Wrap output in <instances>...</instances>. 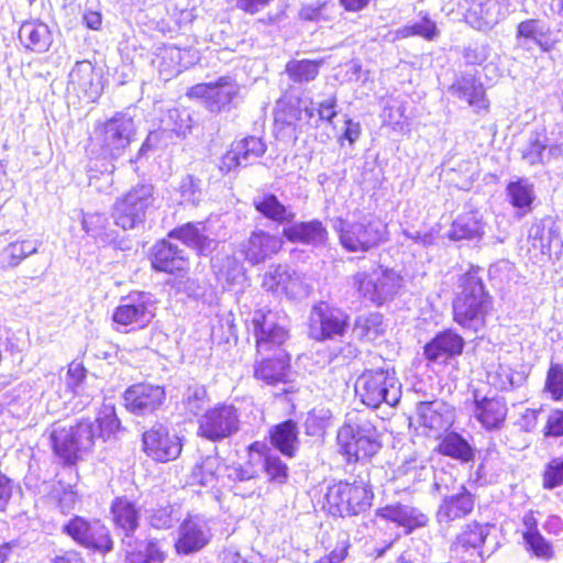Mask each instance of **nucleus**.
<instances>
[{
  "mask_svg": "<svg viewBox=\"0 0 563 563\" xmlns=\"http://www.w3.org/2000/svg\"><path fill=\"white\" fill-rule=\"evenodd\" d=\"M252 325L257 353L274 352L272 357L267 356L256 365V378L269 385L286 382L289 373V356L282 345L288 338L287 331L276 322L274 312L264 309L254 312Z\"/></svg>",
  "mask_w": 563,
  "mask_h": 563,
  "instance_id": "nucleus-1",
  "label": "nucleus"
},
{
  "mask_svg": "<svg viewBox=\"0 0 563 563\" xmlns=\"http://www.w3.org/2000/svg\"><path fill=\"white\" fill-rule=\"evenodd\" d=\"M333 229L342 247L351 253H366L388 239L387 224L377 216L361 211L335 219Z\"/></svg>",
  "mask_w": 563,
  "mask_h": 563,
  "instance_id": "nucleus-2",
  "label": "nucleus"
},
{
  "mask_svg": "<svg viewBox=\"0 0 563 563\" xmlns=\"http://www.w3.org/2000/svg\"><path fill=\"white\" fill-rule=\"evenodd\" d=\"M460 287L462 290L453 302L454 321L464 329L477 332L484 328L492 309V297L475 272L464 274L460 278Z\"/></svg>",
  "mask_w": 563,
  "mask_h": 563,
  "instance_id": "nucleus-3",
  "label": "nucleus"
},
{
  "mask_svg": "<svg viewBox=\"0 0 563 563\" xmlns=\"http://www.w3.org/2000/svg\"><path fill=\"white\" fill-rule=\"evenodd\" d=\"M336 439L350 462L369 459L382 446L378 430L371 421L368 413L361 411L346 415Z\"/></svg>",
  "mask_w": 563,
  "mask_h": 563,
  "instance_id": "nucleus-4",
  "label": "nucleus"
},
{
  "mask_svg": "<svg viewBox=\"0 0 563 563\" xmlns=\"http://www.w3.org/2000/svg\"><path fill=\"white\" fill-rule=\"evenodd\" d=\"M49 438L55 454L65 464L73 465L80 459L81 453L92 448L96 430L91 420H81L76 426L55 423Z\"/></svg>",
  "mask_w": 563,
  "mask_h": 563,
  "instance_id": "nucleus-5",
  "label": "nucleus"
},
{
  "mask_svg": "<svg viewBox=\"0 0 563 563\" xmlns=\"http://www.w3.org/2000/svg\"><path fill=\"white\" fill-rule=\"evenodd\" d=\"M351 285L364 300L383 306L396 297L402 286V277L394 269L377 266L354 274Z\"/></svg>",
  "mask_w": 563,
  "mask_h": 563,
  "instance_id": "nucleus-6",
  "label": "nucleus"
},
{
  "mask_svg": "<svg viewBox=\"0 0 563 563\" xmlns=\"http://www.w3.org/2000/svg\"><path fill=\"white\" fill-rule=\"evenodd\" d=\"M355 393L369 408H378L383 402L396 406L401 397V386L394 371H365L355 382Z\"/></svg>",
  "mask_w": 563,
  "mask_h": 563,
  "instance_id": "nucleus-7",
  "label": "nucleus"
},
{
  "mask_svg": "<svg viewBox=\"0 0 563 563\" xmlns=\"http://www.w3.org/2000/svg\"><path fill=\"white\" fill-rule=\"evenodd\" d=\"M373 499V493L363 482H340L328 487L325 500L333 516H356L366 511Z\"/></svg>",
  "mask_w": 563,
  "mask_h": 563,
  "instance_id": "nucleus-8",
  "label": "nucleus"
},
{
  "mask_svg": "<svg viewBox=\"0 0 563 563\" xmlns=\"http://www.w3.org/2000/svg\"><path fill=\"white\" fill-rule=\"evenodd\" d=\"M154 201V187L151 184L136 185L114 202L112 208L114 223L123 230L134 229L144 222L146 211Z\"/></svg>",
  "mask_w": 563,
  "mask_h": 563,
  "instance_id": "nucleus-9",
  "label": "nucleus"
},
{
  "mask_svg": "<svg viewBox=\"0 0 563 563\" xmlns=\"http://www.w3.org/2000/svg\"><path fill=\"white\" fill-rule=\"evenodd\" d=\"M62 532L77 544L98 553L104 554L113 549L110 530L100 519L74 516L63 525Z\"/></svg>",
  "mask_w": 563,
  "mask_h": 563,
  "instance_id": "nucleus-10",
  "label": "nucleus"
},
{
  "mask_svg": "<svg viewBox=\"0 0 563 563\" xmlns=\"http://www.w3.org/2000/svg\"><path fill=\"white\" fill-rule=\"evenodd\" d=\"M198 435L212 442H220L235 434L240 429V413L231 404H218L205 410L198 420Z\"/></svg>",
  "mask_w": 563,
  "mask_h": 563,
  "instance_id": "nucleus-11",
  "label": "nucleus"
},
{
  "mask_svg": "<svg viewBox=\"0 0 563 563\" xmlns=\"http://www.w3.org/2000/svg\"><path fill=\"white\" fill-rule=\"evenodd\" d=\"M265 449V443L254 442L249 446V460L245 463L225 466V476L233 483L232 490L235 495L246 498L258 489V476Z\"/></svg>",
  "mask_w": 563,
  "mask_h": 563,
  "instance_id": "nucleus-12",
  "label": "nucleus"
},
{
  "mask_svg": "<svg viewBox=\"0 0 563 563\" xmlns=\"http://www.w3.org/2000/svg\"><path fill=\"white\" fill-rule=\"evenodd\" d=\"M135 123L125 113H117L107 120L98 131V140L106 158H120L135 135Z\"/></svg>",
  "mask_w": 563,
  "mask_h": 563,
  "instance_id": "nucleus-13",
  "label": "nucleus"
},
{
  "mask_svg": "<svg viewBox=\"0 0 563 563\" xmlns=\"http://www.w3.org/2000/svg\"><path fill=\"white\" fill-rule=\"evenodd\" d=\"M154 309L150 294H132L122 299L112 314V320L124 332L143 329L154 318Z\"/></svg>",
  "mask_w": 563,
  "mask_h": 563,
  "instance_id": "nucleus-14",
  "label": "nucleus"
},
{
  "mask_svg": "<svg viewBox=\"0 0 563 563\" xmlns=\"http://www.w3.org/2000/svg\"><path fill=\"white\" fill-rule=\"evenodd\" d=\"M349 327V316L339 308L320 301L311 309L309 317L310 336L318 341L343 336Z\"/></svg>",
  "mask_w": 563,
  "mask_h": 563,
  "instance_id": "nucleus-15",
  "label": "nucleus"
},
{
  "mask_svg": "<svg viewBox=\"0 0 563 563\" xmlns=\"http://www.w3.org/2000/svg\"><path fill=\"white\" fill-rule=\"evenodd\" d=\"M143 450L147 456L157 462H168L181 452L179 438L170 433L163 424H156L143 433Z\"/></svg>",
  "mask_w": 563,
  "mask_h": 563,
  "instance_id": "nucleus-16",
  "label": "nucleus"
},
{
  "mask_svg": "<svg viewBox=\"0 0 563 563\" xmlns=\"http://www.w3.org/2000/svg\"><path fill=\"white\" fill-rule=\"evenodd\" d=\"M239 93V85L230 77H221L216 82L197 84L192 86L188 96L202 98L211 112H220Z\"/></svg>",
  "mask_w": 563,
  "mask_h": 563,
  "instance_id": "nucleus-17",
  "label": "nucleus"
},
{
  "mask_svg": "<svg viewBox=\"0 0 563 563\" xmlns=\"http://www.w3.org/2000/svg\"><path fill=\"white\" fill-rule=\"evenodd\" d=\"M475 500V495L465 485H460L456 492L441 498L435 512L437 522L450 527L454 521L466 518L473 512Z\"/></svg>",
  "mask_w": 563,
  "mask_h": 563,
  "instance_id": "nucleus-18",
  "label": "nucleus"
},
{
  "mask_svg": "<svg viewBox=\"0 0 563 563\" xmlns=\"http://www.w3.org/2000/svg\"><path fill=\"white\" fill-rule=\"evenodd\" d=\"M212 531L208 519L194 516L184 520L179 527L176 551L188 555L203 549L211 540Z\"/></svg>",
  "mask_w": 563,
  "mask_h": 563,
  "instance_id": "nucleus-19",
  "label": "nucleus"
},
{
  "mask_svg": "<svg viewBox=\"0 0 563 563\" xmlns=\"http://www.w3.org/2000/svg\"><path fill=\"white\" fill-rule=\"evenodd\" d=\"M125 408L137 416L155 412L165 400V390L158 385L134 384L123 395Z\"/></svg>",
  "mask_w": 563,
  "mask_h": 563,
  "instance_id": "nucleus-20",
  "label": "nucleus"
},
{
  "mask_svg": "<svg viewBox=\"0 0 563 563\" xmlns=\"http://www.w3.org/2000/svg\"><path fill=\"white\" fill-rule=\"evenodd\" d=\"M508 415V406L503 397H479L474 395L472 417L481 427L488 431H499L504 428Z\"/></svg>",
  "mask_w": 563,
  "mask_h": 563,
  "instance_id": "nucleus-21",
  "label": "nucleus"
},
{
  "mask_svg": "<svg viewBox=\"0 0 563 563\" xmlns=\"http://www.w3.org/2000/svg\"><path fill=\"white\" fill-rule=\"evenodd\" d=\"M417 416L419 423L429 430L430 437L448 431L455 420L454 408L440 399L419 402Z\"/></svg>",
  "mask_w": 563,
  "mask_h": 563,
  "instance_id": "nucleus-22",
  "label": "nucleus"
},
{
  "mask_svg": "<svg viewBox=\"0 0 563 563\" xmlns=\"http://www.w3.org/2000/svg\"><path fill=\"white\" fill-rule=\"evenodd\" d=\"M448 91L454 98L467 102L476 112L487 110L489 107L485 88L475 73L461 71L456 74Z\"/></svg>",
  "mask_w": 563,
  "mask_h": 563,
  "instance_id": "nucleus-23",
  "label": "nucleus"
},
{
  "mask_svg": "<svg viewBox=\"0 0 563 563\" xmlns=\"http://www.w3.org/2000/svg\"><path fill=\"white\" fill-rule=\"evenodd\" d=\"M517 45L526 49L539 46L542 51H550L560 41L559 34L550 31L547 23L538 19L522 21L517 26Z\"/></svg>",
  "mask_w": 563,
  "mask_h": 563,
  "instance_id": "nucleus-24",
  "label": "nucleus"
},
{
  "mask_svg": "<svg viewBox=\"0 0 563 563\" xmlns=\"http://www.w3.org/2000/svg\"><path fill=\"white\" fill-rule=\"evenodd\" d=\"M464 344L460 334L453 330H444L424 345L423 355L429 362L445 364L463 353Z\"/></svg>",
  "mask_w": 563,
  "mask_h": 563,
  "instance_id": "nucleus-25",
  "label": "nucleus"
},
{
  "mask_svg": "<svg viewBox=\"0 0 563 563\" xmlns=\"http://www.w3.org/2000/svg\"><path fill=\"white\" fill-rule=\"evenodd\" d=\"M282 245L283 241L280 238L263 230H255L241 245V252L247 262L256 265L276 254L282 249Z\"/></svg>",
  "mask_w": 563,
  "mask_h": 563,
  "instance_id": "nucleus-26",
  "label": "nucleus"
},
{
  "mask_svg": "<svg viewBox=\"0 0 563 563\" xmlns=\"http://www.w3.org/2000/svg\"><path fill=\"white\" fill-rule=\"evenodd\" d=\"M151 264L155 271L174 274L186 271L188 262L183 250L162 240L152 249Z\"/></svg>",
  "mask_w": 563,
  "mask_h": 563,
  "instance_id": "nucleus-27",
  "label": "nucleus"
},
{
  "mask_svg": "<svg viewBox=\"0 0 563 563\" xmlns=\"http://www.w3.org/2000/svg\"><path fill=\"white\" fill-rule=\"evenodd\" d=\"M168 236L181 241L200 255L210 254L217 246V241L206 233L203 222H188L177 227L169 232Z\"/></svg>",
  "mask_w": 563,
  "mask_h": 563,
  "instance_id": "nucleus-28",
  "label": "nucleus"
},
{
  "mask_svg": "<svg viewBox=\"0 0 563 563\" xmlns=\"http://www.w3.org/2000/svg\"><path fill=\"white\" fill-rule=\"evenodd\" d=\"M488 527L472 522L465 526L451 545L452 556L462 561H468L473 553L485 542L488 534Z\"/></svg>",
  "mask_w": 563,
  "mask_h": 563,
  "instance_id": "nucleus-29",
  "label": "nucleus"
},
{
  "mask_svg": "<svg viewBox=\"0 0 563 563\" xmlns=\"http://www.w3.org/2000/svg\"><path fill=\"white\" fill-rule=\"evenodd\" d=\"M283 235L291 243L321 246L328 239V231L319 220L292 222L283 229Z\"/></svg>",
  "mask_w": 563,
  "mask_h": 563,
  "instance_id": "nucleus-30",
  "label": "nucleus"
},
{
  "mask_svg": "<svg viewBox=\"0 0 563 563\" xmlns=\"http://www.w3.org/2000/svg\"><path fill=\"white\" fill-rule=\"evenodd\" d=\"M378 516L402 527L406 533H410L418 528L426 527L429 522L428 516L420 509L402 504H394L383 507L378 510Z\"/></svg>",
  "mask_w": 563,
  "mask_h": 563,
  "instance_id": "nucleus-31",
  "label": "nucleus"
},
{
  "mask_svg": "<svg viewBox=\"0 0 563 563\" xmlns=\"http://www.w3.org/2000/svg\"><path fill=\"white\" fill-rule=\"evenodd\" d=\"M114 527L124 537H131L140 525V508L128 497H117L111 504Z\"/></svg>",
  "mask_w": 563,
  "mask_h": 563,
  "instance_id": "nucleus-32",
  "label": "nucleus"
},
{
  "mask_svg": "<svg viewBox=\"0 0 563 563\" xmlns=\"http://www.w3.org/2000/svg\"><path fill=\"white\" fill-rule=\"evenodd\" d=\"M68 89L95 100L100 95V86L95 81V68L88 60L77 62L68 76Z\"/></svg>",
  "mask_w": 563,
  "mask_h": 563,
  "instance_id": "nucleus-33",
  "label": "nucleus"
},
{
  "mask_svg": "<svg viewBox=\"0 0 563 563\" xmlns=\"http://www.w3.org/2000/svg\"><path fill=\"white\" fill-rule=\"evenodd\" d=\"M555 240H559V229L552 217L542 218L531 224L528 241L534 250L548 254Z\"/></svg>",
  "mask_w": 563,
  "mask_h": 563,
  "instance_id": "nucleus-34",
  "label": "nucleus"
},
{
  "mask_svg": "<svg viewBox=\"0 0 563 563\" xmlns=\"http://www.w3.org/2000/svg\"><path fill=\"white\" fill-rule=\"evenodd\" d=\"M19 38L25 48L43 53L52 44V36L48 26L38 21L24 22L19 30Z\"/></svg>",
  "mask_w": 563,
  "mask_h": 563,
  "instance_id": "nucleus-35",
  "label": "nucleus"
},
{
  "mask_svg": "<svg viewBox=\"0 0 563 563\" xmlns=\"http://www.w3.org/2000/svg\"><path fill=\"white\" fill-rule=\"evenodd\" d=\"M528 378V373L521 369H515L507 364L493 366L487 374L488 384L500 391H510L521 387Z\"/></svg>",
  "mask_w": 563,
  "mask_h": 563,
  "instance_id": "nucleus-36",
  "label": "nucleus"
},
{
  "mask_svg": "<svg viewBox=\"0 0 563 563\" xmlns=\"http://www.w3.org/2000/svg\"><path fill=\"white\" fill-rule=\"evenodd\" d=\"M559 153V146L549 145L547 136L537 133L529 139L528 144L522 148L521 157L530 166L545 165Z\"/></svg>",
  "mask_w": 563,
  "mask_h": 563,
  "instance_id": "nucleus-37",
  "label": "nucleus"
},
{
  "mask_svg": "<svg viewBox=\"0 0 563 563\" xmlns=\"http://www.w3.org/2000/svg\"><path fill=\"white\" fill-rule=\"evenodd\" d=\"M186 55H188L187 51L174 45H165L159 48L155 63L157 64L161 78L169 80L187 68V63H184Z\"/></svg>",
  "mask_w": 563,
  "mask_h": 563,
  "instance_id": "nucleus-38",
  "label": "nucleus"
},
{
  "mask_svg": "<svg viewBox=\"0 0 563 563\" xmlns=\"http://www.w3.org/2000/svg\"><path fill=\"white\" fill-rule=\"evenodd\" d=\"M314 115V108L306 104L305 102L297 101H288L277 103V110L275 112V121L277 124H282L288 128H292L296 130V125L298 122L306 120L309 121Z\"/></svg>",
  "mask_w": 563,
  "mask_h": 563,
  "instance_id": "nucleus-39",
  "label": "nucleus"
},
{
  "mask_svg": "<svg viewBox=\"0 0 563 563\" xmlns=\"http://www.w3.org/2000/svg\"><path fill=\"white\" fill-rule=\"evenodd\" d=\"M298 428L292 420L275 426L271 432V443L284 455L294 456L298 445Z\"/></svg>",
  "mask_w": 563,
  "mask_h": 563,
  "instance_id": "nucleus-40",
  "label": "nucleus"
},
{
  "mask_svg": "<svg viewBox=\"0 0 563 563\" xmlns=\"http://www.w3.org/2000/svg\"><path fill=\"white\" fill-rule=\"evenodd\" d=\"M438 452L461 463H468L475 457V449L460 433L450 432L439 442Z\"/></svg>",
  "mask_w": 563,
  "mask_h": 563,
  "instance_id": "nucleus-41",
  "label": "nucleus"
},
{
  "mask_svg": "<svg viewBox=\"0 0 563 563\" xmlns=\"http://www.w3.org/2000/svg\"><path fill=\"white\" fill-rule=\"evenodd\" d=\"M484 224L476 212L461 214L452 223L448 236L451 240H473L482 236Z\"/></svg>",
  "mask_w": 563,
  "mask_h": 563,
  "instance_id": "nucleus-42",
  "label": "nucleus"
},
{
  "mask_svg": "<svg viewBox=\"0 0 563 563\" xmlns=\"http://www.w3.org/2000/svg\"><path fill=\"white\" fill-rule=\"evenodd\" d=\"M41 243L36 240H22L8 244L1 252L2 268H14L24 258L37 253Z\"/></svg>",
  "mask_w": 563,
  "mask_h": 563,
  "instance_id": "nucleus-43",
  "label": "nucleus"
},
{
  "mask_svg": "<svg viewBox=\"0 0 563 563\" xmlns=\"http://www.w3.org/2000/svg\"><path fill=\"white\" fill-rule=\"evenodd\" d=\"M254 207L264 217L278 223L292 222L295 219V213L273 194H265L254 199Z\"/></svg>",
  "mask_w": 563,
  "mask_h": 563,
  "instance_id": "nucleus-44",
  "label": "nucleus"
},
{
  "mask_svg": "<svg viewBox=\"0 0 563 563\" xmlns=\"http://www.w3.org/2000/svg\"><path fill=\"white\" fill-rule=\"evenodd\" d=\"M162 132H170L179 137L186 136L191 130V118L186 109H168L161 118Z\"/></svg>",
  "mask_w": 563,
  "mask_h": 563,
  "instance_id": "nucleus-45",
  "label": "nucleus"
},
{
  "mask_svg": "<svg viewBox=\"0 0 563 563\" xmlns=\"http://www.w3.org/2000/svg\"><path fill=\"white\" fill-rule=\"evenodd\" d=\"M353 331L362 340H376L384 332L383 316L378 312L358 316Z\"/></svg>",
  "mask_w": 563,
  "mask_h": 563,
  "instance_id": "nucleus-46",
  "label": "nucleus"
},
{
  "mask_svg": "<svg viewBox=\"0 0 563 563\" xmlns=\"http://www.w3.org/2000/svg\"><path fill=\"white\" fill-rule=\"evenodd\" d=\"M232 145L236 150L243 167L253 164L266 152V144L262 139L255 136L244 137Z\"/></svg>",
  "mask_w": 563,
  "mask_h": 563,
  "instance_id": "nucleus-47",
  "label": "nucleus"
},
{
  "mask_svg": "<svg viewBox=\"0 0 563 563\" xmlns=\"http://www.w3.org/2000/svg\"><path fill=\"white\" fill-rule=\"evenodd\" d=\"M507 195L514 207L529 208L534 199L533 185L526 178H518L508 184Z\"/></svg>",
  "mask_w": 563,
  "mask_h": 563,
  "instance_id": "nucleus-48",
  "label": "nucleus"
},
{
  "mask_svg": "<svg viewBox=\"0 0 563 563\" xmlns=\"http://www.w3.org/2000/svg\"><path fill=\"white\" fill-rule=\"evenodd\" d=\"M319 68L320 63L310 59H294L286 65V71L290 79L299 84L313 80L319 74Z\"/></svg>",
  "mask_w": 563,
  "mask_h": 563,
  "instance_id": "nucleus-49",
  "label": "nucleus"
},
{
  "mask_svg": "<svg viewBox=\"0 0 563 563\" xmlns=\"http://www.w3.org/2000/svg\"><path fill=\"white\" fill-rule=\"evenodd\" d=\"M209 397L207 389L201 385L189 386L183 397V406L187 413L199 416L207 405Z\"/></svg>",
  "mask_w": 563,
  "mask_h": 563,
  "instance_id": "nucleus-50",
  "label": "nucleus"
},
{
  "mask_svg": "<svg viewBox=\"0 0 563 563\" xmlns=\"http://www.w3.org/2000/svg\"><path fill=\"white\" fill-rule=\"evenodd\" d=\"M543 393L549 394L554 401L563 400V364L551 362L547 372Z\"/></svg>",
  "mask_w": 563,
  "mask_h": 563,
  "instance_id": "nucleus-51",
  "label": "nucleus"
},
{
  "mask_svg": "<svg viewBox=\"0 0 563 563\" xmlns=\"http://www.w3.org/2000/svg\"><path fill=\"white\" fill-rule=\"evenodd\" d=\"M399 33L402 37L420 36L427 41H433L438 37L439 30L435 22L426 14L421 16L419 21L404 26L401 30H399Z\"/></svg>",
  "mask_w": 563,
  "mask_h": 563,
  "instance_id": "nucleus-52",
  "label": "nucleus"
},
{
  "mask_svg": "<svg viewBox=\"0 0 563 563\" xmlns=\"http://www.w3.org/2000/svg\"><path fill=\"white\" fill-rule=\"evenodd\" d=\"M221 467V462L218 456L209 455L201 460L194 470L192 476L202 486L212 484L216 479L218 472Z\"/></svg>",
  "mask_w": 563,
  "mask_h": 563,
  "instance_id": "nucleus-53",
  "label": "nucleus"
},
{
  "mask_svg": "<svg viewBox=\"0 0 563 563\" xmlns=\"http://www.w3.org/2000/svg\"><path fill=\"white\" fill-rule=\"evenodd\" d=\"M291 276L288 269L282 265L273 267L268 271L263 278V287L275 294H283L288 291V286Z\"/></svg>",
  "mask_w": 563,
  "mask_h": 563,
  "instance_id": "nucleus-54",
  "label": "nucleus"
},
{
  "mask_svg": "<svg viewBox=\"0 0 563 563\" xmlns=\"http://www.w3.org/2000/svg\"><path fill=\"white\" fill-rule=\"evenodd\" d=\"M262 468L271 481L284 483L288 476L287 465L267 446L262 456Z\"/></svg>",
  "mask_w": 563,
  "mask_h": 563,
  "instance_id": "nucleus-55",
  "label": "nucleus"
},
{
  "mask_svg": "<svg viewBox=\"0 0 563 563\" xmlns=\"http://www.w3.org/2000/svg\"><path fill=\"white\" fill-rule=\"evenodd\" d=\"M525 547L528 552L540 560H551L554 555L553 545L540 532L528 533L523 537Z\"/></svg>",
  "mask_w": 563,
  "mask_h": 563,
  "instance_id": "nucleus-56",
  "label": "nucleus"
},
{
  "mask_svg": "<svg viewBox=\"0 0 563 563\" xmlns=\"http://www.w3.org/2000/svg\"><path fill=\"white\" fill-rule=\"evenodd\" d=\"M82 229L87 234L95 239L106 241L109 238L107 234L108 218L103 213H85L81 220Z\"/></svg>",
  "mask_w": 563,
  "mask_h": 563,
  "instance_id": "nucleus-57",
  "label": "nucleus"
},
{
  "mask_svg": "<svg viewBox=\"0 0 563 563\" xmlns=\"http://www.w3.org/2000/svg\"><path fill=\"white\" fill-rule=\"evenodd\" d=\"M164 553L157 544L150 542L143 550L128 553L129 563H163Z\"/></svg>",
  "mask_w": 563,
  "mask_h": 563,
  "instance_id": "nucleus-58",
  "label": "nucleus"
},
{
  "mask_svg": "<svg viewBox=\"0 0 563 563\" xmlns=\"http://www.w3.org/2000/svg\"><path fill=\"white\" fill-rule=\"evenodd\" d=\"M86 373V368L81 363L71 362L69 364L65 383L67 389H69L74 395H81L84 393Z\"/></svg>",
  "mask_w": 563,
  "mask_h": 563,
  "instance_id": "nucleus-59",
  "label": "nucleus"
},
{
  "mask_svg": "<svg viewBox=\"0 0 563 563\" xmlns=\"http://www.w3.org/2000/svg\"><path fill=\"white\" fill-rule=\"evenodd\" d=\"M148 520L150 525L156 529H168L178 520V516L175 509L167 505L153 509Z\"/></svg>",
  "mask_w": 563,
  "mask_h": 563,
  "instance_id": "nucleus-60",
  "label": "nucleus"
},
{
  "mask_svg": "<svg viewBox=\"0 0 563 563\" xmlns=\"http://www.w3.org/2000/svg\"><path fill=\"white\" fill-rule=\"evenodd\" d=\"M455 484L456 479L451 473L444 470H439L434 473L431 493L443 498L444 496L456 492Z\"/></svg>",
  "mask_w": 563,
  "mask_h": 563,
  "instance_id": "nucleus-61",
  "label": "nucleus"
},
{
  "mask_svg": "<svg viewBox=\"0 0 563 563\" xmlns=\"http://www.w3.org/2000/svg\"><path fill=\"white\" fill-rule=\"evenodd\" d=\"M563 484V459H553L545 467L543 486L553 489Z\"/></svg>",
  "mask_w": 563,
  "mask_h": 563,
  "instance_id": "nucleus-62",
  "label": "nucleus"
},
{
  "mask_svg": "<svg viewBox=\"0 0 563 563\" xmlns=\"http://www.w3.org/2000/svg\"><path fill=\"white\" fill-rule=\"evenodd\" d=\"M490 54V47L486 43H473L468 45L463 53V58L467 65H482L487 60Z\"/></svg>",
  "mask_w": 563,
  "mask_h": 563,
  "instance_id": "nucleus-63",
  "label": "nucleus"
},
{
  "mask_svg": "<svg viewBox=\"0 0 563 563\" xmlns=\"http://www.w3.org/2000/svg\"><path fill=\"white\" fill-rule=\"evenodd\" d=\"M91 422L93 423L96 430V438L109 437L115 430H118L120 426V422L115 417L113 409H111L109 412H106L102 417L96 418V420Z\"/></svg>",
  "mask_w": 563,
  "mask_h": 563,
  "instance_id": "nucleus-64",
  "label": "nucleus"
}]
</instances>
